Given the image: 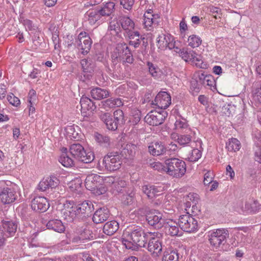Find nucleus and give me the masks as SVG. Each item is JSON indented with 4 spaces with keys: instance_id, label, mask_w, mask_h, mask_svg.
<instances>
[{
    "instance_id": "aec40b11",
    "label": "nucleus",
    "mask_w": 261,
    "mask_h": 261,
    "mask_svg": "<svg viewBox=\"0 0 261 261\" xmlns=\"http://www.w3.org/2000/svg\"><path fill=\"white\" fill-rule=\"evenodd\" d=\"M49 207L48 201L44 197H36L32 200L31 202L32 210L37 212H44L48 210Z\"/></svg>"
},
{
    "instance_id": "4468645a",
    "label": "nucleus",
    "mask_w": 261,
    "mask_h": 261,
    "mask_svg": "<svg viewBox=\"0 0 261 261\" xmlns=\"http://www.w3.org/2000/svg\"><path fill=\"white\" fill-rule=\"evenodd\" d=\"M143 25L144 28L148 31H151L157 26L160 22V15L153 14L151 9L147 10L144 14Z\"/></svg>"
},
{
    "instance_id": "9d476101",
    "label": "nucleus",
    "mask_w": 261,
    "mask_h": 261,
    "mask_svg": "<svg viewBox=\"0 0 261 261\" xmlns=\"http://www.w3.org/2000/svg\"><path fill=\"white\" fill-rule=\"evenodd\" d=\"M148 234L150 238L147 245V249L153 256H159L163 250L162 243L160 239L162 234L158 232H148Z\"/></svg>"
},
{
    "instance_id": "7c9ffc66",
    "label": "nucleus",
    "mask_w": 261,
    "mask_h": 261,
    "mask_svg": "<svg viewBox=\"0 0 261 261\" xmlns=\"http://www.w3.org/2000/svg\"><path fill=\"white\" fill-rule=\"evenodd\" d=\"M49 229L54 230L58 232H62L65 230V227L62 221L58 219L49 220L46 225Z\"/></svg>"
},
{
    "instance_id": "bf43d9fd",
    "label": "nucleus",
    "mask_w": 261,
    "mask_h": 261,
    "mask_svg": "<svg viewBox=\"0 0 261 261\" xmlns=\"http://www.w3.org/2000/svg\"><path fill=\"white\" fill-rule=\"evenodd\" d=\"M213 174L210 171H207L204 175L203 183L208 185L213 181Z\"/></svg>"
},
{
    "instance_id": "9b49d317",
    "label": "nucleus",
    "mask_w": 261,
    "mask_h": 261,
    "mask_svg": "<svg viewBox=\"0 0 261 261\" xmlns=\"http://www.w3.org/2000/svg\"><path fill=\"white\" fill-rule=\"evenodd\" d=\"M102 177L96 174L88 175L85 179V187L88 190L95 191L99 190V193L96 192L98 194H102L106 192L104 188H102Z\"/></svg>"
},
{
    "instance_id": "4be33fe9",
    "label": "nucleus",
    "mask_w": 261,
    "mask_h": 261,
    "mask_svg": "<svg viewBox=\"0 0 261 261\" xmlns=\"http://www.w3.org/2000/svg\"><path fill=\"white\" fill-rule=\"evenodd\" d=\"M59 184V179L55 176H50L44 178L38 185L39 190L45 191L47 189L56 188Z\"/></svg>"
},
{
    "instance_id": "a878e982",
    "label": "nucleus",
    "mask_w": 261,
    "mask_h": 261,
    "mask_svg": "<svg viewBox=\"0 0 261 261\" xmlns=\"http://www.w3.org/2000/svg\"><path fill=\"white\" fill-rule=\"evenodd\" d=\"M99 118L109 130H115L118 128L119 125L113 119L110 113L101 112L99 114Z\"/></svg>"
},
{
    "instance_id": "ddd939ff",
    "label": "nucleus",
    "mask_w": 261,
    "mask_h": 261,
    "mask_svg": "<svg viewBox=\"0 0 261 261\" xmlns=\"http://www.w3.org/2000/svg\"><path fill=\"white\" fill-rule=\"evenodd\" d=\"M16 192L13 188L6 186L5 182H0V200L4 204L13 202L16 198Z\"/></svg>"
},
{
    "instance_id": "6ab92c4d",
    "label": "nucleus",
    "mask_w": 261,
    "mask_h": 261,
    "mask_svg": "<svg viewBox=\"0 0 261 261\" xmlns=\"http://www.w3.org/2000/svg\"><path fill=\"white\" fill-rule=\"evenodd\" d=\"M171 103L170 95L166 92H160L157 94L152 104L161 109H166Z\"/></svg>"
},
{
    "instance_id": "58836bf2",
    "label": "nucleus",
    "mask_w": 261,
    "mask_h": 261,
    "mask_svg": "<svg viewBox=\"0 0 261 261\" xmlns=\"http://www.w3.org/2000/svg\"><path fill=\"white\" fill-rule=\"evenodd\" d=\"M115 5L113 2L107 3L103 7L99 9L102 16H110L114 11Z\"/></svg>"
},
{
    "instance_id": "c756f323",
    "label": "nucleus",
    "mask_w": 261,
    "mask_h": 261,
    "mask_svg": "<svg viewBox=\"0 0 261 261\" xmlns=\"http://www.w3.org/2000/svg\"><path fill=\"white\" fill-rule=\"evenodd\" d=\"M81 65L82 71L85 73L84 76L87 74V76L89 77V76H91L94 72L95 65L91 59L88 58L81 60Z\"/></svg>"
},
{
    "instance_id": "8fccbe9b",
    "label": "nucleus",
    "mask_w": 261,
    "mask_h": 261,
    "mask_svg": "<svg viewBox=\"0 0 261 261\" xmlns=\"http://www.w3.org/2000/svg\"><path fill=\"white\" fill-rule=\"evenodd\" d=\"M150 166L154 170H158L161 172L166 173V165H165V162L164 164H163L159 162H154L150 163Z\"/></svg>"
},
{
    "instance_id": "f257e3e1",
    "label": "nucleus",
    "mask_w": 261,
    "mask_h": 261,
    "mask_svg": "<svg viewBox=\"0 0 261 261\" xmlns=\"http://www.w3.org/2000/svg\"><path fill=\"white\" fill-rule=\"evenodd\" d=\"M94 209V205L90 201H85L76 205L72 200H66L63 204V217L67 222H71L76 217L89 216Z\"/></svg>"
},
{
    "instance_id": "49530a36",
    "label": "nucleus",
    "mask_w": 261,
    "mask_h": 261,
    "mask_svg": "<svg viewBox=\"0 0 261 261\" xmlns=\"http://www.w3.org/2000/svg\"><path fill=\"white\" fill-rule=\"evenodd\" d=\"M114 119L118 125L123 124L125 123V119L123 111L120 109L114 111Z\"/></svg>"
},
{
    "instance_id": "603ef678",
    "label": "nucleus",
    "mask_w": 261,
    "mask_h": 261,
    "mask_svg": "<svg viewBox=\"0 0 261 261\" xmlns=\"http://www.w3.org/2000/svg\"><path fill=\"white\" fill-rule=\"evenodd\" d=\"M135 0H120V4L125 9L130 11L132 9Z\"/></svg>"
},
{
    "instance_id": "a211bd4d",
    "label": "nucleus",
    "mask_w": 261,
    "mask_h": 261,
    "mask_svg": "<svg viewBox=\"0 0 261 261\" xmlns=\"http://www.w3.org/2000/svg\"><path fill=\"white\" fill-rule=\"evenodd\" d=\"M162 214L158 211L153 210L149 212L146 215V220L148 224L152 226L161 227L165 221L162 218Z\"/></svg>"
},
{
    "instance_id": "f8f14e48",
    "label": "nucleus",
    "mask_w": 261,
    "mask_h": 261,
    "mask_svg": "<svg viewBox=\"0 0 261 261\" xmlns=\"http://www.w3.org/2000/svg\"><path fill=\"white\" fill-rule=\"evenodd\" d=\"M122 163L121 157L117 152L108 154L102 160V164L105 169L109 171H114L119 169Z\"/></svg>"
},
{
    "instance_id": "0eeeda50",
    "label": "nucleus",
    "mask_w": 261,
    "mask_h": 261,
    "mask_svg": "<svg viewBox=\"0 0 261 261\" xmlns=\"http://www.w3.org/2000/svg\"><path fill=\"white\" fill-rule=\"evenodd\" d=\"M69 150L73 157L84 163H89L94 160L93 152H86L83 146L79 143L71 145Z\"/></svg>"
},
{
    "instance_id": "a19ab883",
    "label": "nucleus",
    "mask_w": 261,
    "mask_h": 261,
    "mask_svg": "<svg viewBox=\"0 0 261 261\" xmlns=\"http://www.w3.org/2000/svg\"><path fill=\"white\" fill-rule=\"evenodd\" d=\"M179 254L176 250L165 251L163 261H178Z\"/></svg>"
},
{
    "instance_id": "b1692460",
    "label": "nucleus",
    "mask_w": 261,
    "mask_h": 261,
    "mask_svg": "<svg viewBox=\"0 0 261 261\" xmlns=\"http://www.w3.org/2000/svg\"><path fill=\"white\" fill-rule=\"evenodd\" d=\"M166 234L171 236H175L179 232L178 223L172 219L166 220L164 222L163 225Z\"/></svg>"
},
{
    "instance_id": "338daca9",
    "label": "nucleus",
    "mask_w": 261,
    "mask_h": 261,
    "mask_svg": "<svg viewBox=\"0 0 261 261\" xmlns=\"http://www.w3.org/2000/svg\"><path fill=\"white\" fill-rule=\"evenodd\" d=\"M188 46H190L192 48H194L196 43V36L195 35L190 36L188 40Z\"/></svg>"
},
{
    "instance_id": "dca6fc26",
    "label": "nucleus",
    "mask_w": 261,
    "mask_h": 261,
    "mask_svg": "<svg viewBox=\"0 0 261 261\" xmlns=\"http://www.w3.org/2000/svg\"><path fill=\"white\" fill-rule=\"evenodd\" d=\"M157 46L161 50L167 48L172 49L175 47V40L173 36L169 34H162L156 38Z\"/></svg>"
},
{
    "instance_id": "69168bd1",
    "label": "nucleus",
    "mask_w": 261,
    "mask_h": 261,
    "mask_svg": "<svg viewBox=\"0 0 261 261\" xmlns=\"http://www.w3.org/2000/svg\"><path fill=\"white\" fill-rule=\"evenodd\" d=\"M255 160L256 161L261 163V148L257 146L255 149Z\"/></svg>"
},
{
    "instance_id": "5fc2aeb1",
    "label": "nucleus",
    "mask_w": 261,
    "mask_h": 261,
    "mask_svg": "<svg viewBox=\"0 0 261 261\" xmlns=\"http://www.w3.org/2000/svg\"><path fill=\"white\" fill-rule=\"evenodd\" d=\"M7 99L10 104L15 107H17L20 103V101L19 98L15 96L12 93L7 95Z\"/></svg>"
},
{
    "instance_id": "3c124183",
    "label": "nucleus",
    "mask_w": 261,
    "mask_h": 261,
    "mask_svg": "<svg viewBox=\"0 0 261 261\" xmlns=\"http://www.w3.org/2000/svg\"><path fill=\"white\" fill-rule=\"evenodd\" d=\"M109 30L117 34L120 31V22H119L116 20L111 21L109 26Z\"/></svg>"
},
{
    "instance_id": "bb28decb",
    "label": "nucleus",
    "mask_w": 261,
    "mask_h": 261,
    "mask_svg": "<svg viewBox=\"0 0 261 261\" xmlns=\"http://www.w3.org/2000/svg\"><path fill=\"white\" fill-rule=\"evenodd\" d=\"M119 20L121 27L124 31V34H127L133 31L135 29V23L129 17L121 16Z\"/></svg>"
},
{
    "instance_id": "09e8293b",
    "label": "nucleus",
    "mask_w": 261,
    "mask_h": 261,
    "mask_svg": "<svg viewBox=\"0 0 261 261\" xmlns=\"http://www.w3.org/2000/svg\"><path fill=\"white\" fill-rule=\"evenodd\" d=\"M137 149V147L136 145L134 144H128L126 145L124 149V152L126 154L127 153L129 158H132L135 155Z\"/></svg>"
},
{
    "instance_id": "72a5a7b5",
    "label": "nucleus",
    "mask_w": 261,
    "mask_h": 261,
    "mask_svg": "<svg viewBox=\"0 0 261 261\" xmlns=\"http://www.w3.org/2000/svg\"><path fill=\"white\" fill-rule=\"evenodd\" d=\"M171 138L181 145H187L192 140V136L190 135H179L175 133L171 134Z\"/></svg>"
},
{
    "instance_id": "a18cd8bd",
    "label": "nucleus",
    "mask_w": 261,
    "mask_h": 261,
    "mask_svg": "<svg viewBox=\"0 0 261 261\" xmlns=\"http://www.w3.org/2000/svg\"><path fill=\"white\" fill-rule=\"evenodd\" d=\"M59 161L63 166L66 167H70L74 165V161L66 153L62 154Z\"/></svg>"
},
{
    "instance_id": "774afa93",
    "label": "nucleus",
    "mask_w": 261,
    "mask_h": 261,
    "mask_svg": "<svg viewBox=\"0 0 261 261\" xmlns=\"http://www.w3.org/2000/svg\"><path fill=\"white\" fill-rule=\"evenodd\" d=\"M83 261H93L92 257L87 252H84L80 254Z\"/></svg>"
},
{
    "instance_id": "680f3d73",
    "label": "nucleus",
    "mask_w": 261,
    "mask_h": 261,
    "mask_svg": "<svg viewBox=\"0 0 261 261\" xmlns=\"http://www.w3.org/2000/svg\"><path fill=\"white\" fill-rule=\"evenodd\" d=\"M213 77L211 75H209L204 79V81L202 82V84L201 85H203L204 86H212L213 85Z\"/></svg>"
},
{
    "instance_id": "6e6d98bb",
    "label": "nucleus",
    "mask_w": 261,
    "mask_h": 261,
    "mask_svg": "<svg viewBox=\"0 0 261 261\" xmlns=\"http://www.w3.org/2000/svg\"><path fill=\"white\" fill-rule=\"evenodd\" d=\"M134 195L135 194L133 192H131L129 194L124 195L122 199L124 203L127 205L131 204L134 201Z\"/></svg>"
},
{
    "instance_id": "f704fd0d",
    "label": "nucleus",
    "mask_w": 261,
    "mask_h": 261,
    "mask_svg": "<svg viewBox=\"0 0 261 261\" xmlns=\"http://www.w3.org/2000/svg\"><path fill=\"white\" fill-rule=\"evenodd\" d=\"M91 95L95 99L99 100L109 96L110 92L106 89L95 88L91 90Z\"/></svg>"
},
{
    "instance_id": "393cba45",
    "label": "nucleus",
    "mask_w": 261,
    "mask_h": 261,
    "mask_svg": "<svg viewBox=\"0 0 261 261\" xmlns=\"http://www.w3.org/2000/svg\"><path fill=\"white\" fill-rule=\"evenodd\" d=\"M124 37L129 40V44L134 46L135 48H138L141 44V40L145 39L140 35L138 31H132L127 34H124Z\"/></svg>"
},
{
    "instance_id": "423d86ee",
    "label": "nucleus",
    "mask_w": 261,
    "mask_h": 261,
    "mask_svg": "<svg viewBox=\"0 0 261 261\" xmlns=\"http://www.w3.org/2000/svg\"><path fill=\"white\" fill-rule=\"evenodd\" d=\"M92 41L89 35L85 32H81L75 39L74 43L72 41L67 42V46L69 48L74 45L83 55L87 54L91 47Z\"/></svg>"
},
{
    "instance_id": "39448f33",
    "label": "nucleus",
    "mask_w": 261,
    "mask_h": 261,
    "mask_svg": "<svg viewBox=\"0 0 261 261\" xmlns=\"http://www.w3.org/2000/svg\"><path fill=\"white\" fill-rule=\"evenodd\" d=\"M166 173L173 177H182L186 171L185 162L177 158H172L165 160Z\"/></svg>"
},
{
    "instance_id": "1a4fd4ad",
    "label": "nucleus",
    "mask_w": 261,
    "mask_h": 261,
    "mask_svg": "<svg viewBox=\"0 0 261 261\" xmlns=\"http://www.w3.org/2000/svg\"><path fill=\"white\" fill-rule=\"evenodd\" d=\"M17 224L12 221H4L0 225V249L4 246L7 238L15 236Z\"/></svg>"
},
{
    "instance_id": "f3484780",
    "label": "nucleus",
    "mask_w": 261,
    "mask_h": 261,
    "mask_svg": "<svg viewBox=\"0 0 261 261\" xmlns=\"http://www.w3.org/2000/svg\"><path fill=\"white\" fill-rule=\"evenodd\" d=\"M80 104L82 115L84 116V120H87L92 112L96 109V106L89 98L84 96L81 97Z\"/></svg>"
},
{
    "instance_id": "e433bc0d",
    "label": "nucleus",
    "mask_w": 261,
    "mask_h": 261,
    "mask_svg": "<svg viewBox=\"0 0 261 261\" xmlns=\"http://www.w3.org/2000/svg\"><path fill=\"white\" fill-rule=\"evenodd\" d=\"M146 65L148 67V71L151 76L155 79H159L161 77L163 72L156 65L149 61L147 62Z\"/></svg>"
},
{
    "instance_id": "c85d7f7f",
    "label": "nucleus",
    "mask_w": 261,
    "mask_h": 261,
    "mask_svg": "<svg viewBox=\"0 0 261 261\" xmlns=\"http://www.w3.org/2000/svg\"><path fill=\"white\" fill-rule=\"evenodd\" d=\"M172 49H174V51L178 53L179 56L186 62H191L195 64V53L193 50H186L184 49L181 50L176 46V42L175 41V47Z\"/></svg>"
},
{
    "instance_id": "4d7b16f0",
    "label": "nucleus",
    "mask_w": 261,
    "mask_h": 261,
    "mask_svg": "<svg viewBox=\"0 0 261 261\" xmlns=\"http://www.w3.org/2000/svg\"><path fill=\"white\" fill-rule=\"evenodd\" d=\"M208 67V64L206 62H204L202 59L201 55L197 56V67H199L202 69H206Z\"/></svg>"
},
{
    "instance_id": "cd10ccee",
    "label": "nucleus",
    "mask_w": 261,
    "mask_h": 261,
    "mask_svg": "<svg viewBox=\"0 0 261 261\" xmlns=\"http://www.w3.org/2000/svg\"><path fill=\"white\" fill-rule=\"evenodd\" d=\"M261 208V204L256 200H253L250 202H246L245 206L243 207L241 211L238 212H245L248 214H255L258 212Z\"/></svg>"
},
{
    "instance_id": "0e129e2a",
    "label": "nucleus",
    "mask_w": 261,
    "mask_h": 261,
    "mask_svg": "<svg viewBox=\"0 0 261 261\" xmlns=\"http://www.w3.org/2000/svg\"><path fill=\"white\" fill-rule=\"evenodd\" d=\"M126 185L125 181L123 180H119L118 181L115 182V187L116 188L117 191H120L121 188H124Z\"/></svg>"
},
{
    "instance_id": "7ed1b4c3",
    "label": "nucleus",
    "mask_w": 261,
    "mask_h": 261,
    "mask_svg": "<svg viewBox=\"0 0 261 261\" xmlns=\"http://www.w3.org/2000/svg\"><path fill=\"white\" fill-rule=\"evenodd\" d=\"M148 235V232L145 233L141 227L136 226L124 232L122 243L127 249L137 250L139 247H145Z\"/></svg>"
},
{
    "instance_id": "79ce46f5",
    "label": "nucleus",
    "mask_w": 261,
    "mask_h": 261,
    "mask_svg": "<svg viewBox=\"0 0 261 261\" xmlns=\"http://www.w3.org/2000/svg\"><path fill=\"white\" fill-rule=\"evenodd\" d=\"M241 145L240 141L236 138H232L226 143V148L229 151L236 152L241 148Z\"/></svg>"
},
{
    "instance_id": "e2e57ef3",
    "label": "nucleus",
    "mask_w": 261,
    "mask_h": 261,
    "mask_svg": "<svg viewBox=\"0 0 261 261\" xmlns=\"http://www.w3.org/2000/svg\"><path fill=\"white\" fill-rule=\"evenodd\" d=\"M202 43V40L200 39V38L197 37V47L199 48V49L197 48V56H198L199 55H201L202 52L204 50V46L201 45L200 46L199 45H201Z\"/></svg>"
},
{
    "instance_id": "f03ea898",
    "label": "nucleus",
    "mask_w": 261,
    "mask_h": 261,
    "mask_svg": "<svg viewBox=\"0 0 261 261\" xmlns=\"http://www.w3.org/2000/svg\"><path fill=\"white\" fill-rule=\"evenodd\" d=\"M111 60L113 72L119 79H123L125 75L121 67L120 62L133 63V55L125 43H118L115 49L111 54Z\"/></svg>"
},
{
    "instance_id": "20e7f679",
    "label": "nucleus",
    "mask_w": 261,
    "mask_h": 261,
    "mask_svg": "<svg viewBox=\"0 0 261 261\" xmlns=\"http://www.w3.org/2000/svg\"><path fill=\"white\" fill-rule=\"evenodd\" d=\"M149 152L154 156L165 155L170 156L175 155L178 151L177 145L171 142L167 146L162 142H156L148 147Z\"/></svg>"
},
{
    "instance_id": "c03bdc74",
    "label": "nucleus",
    "mask_w": 261,
    "mask_h": 261,
    "mask_svg": "<svg viewBox=\"0 0 261 261\" xmlns=\"http://www.w3.org/2000/svg\"><path fill=\"white\" fill-rule=\"evenodd\" d=\"M174 126L176 130L180 131L184 129H188L189 125L186 119L179 117L178 118L176 119Z\"/></svg>"
},
{
    "instance_id": "de8ad7c7",
    "label": "nucleus",
    "mask_w": 261,
    "mask_h": 261,
    "mask_svg": "<svg viewBox=\"0 0 261 261\" xmlns=\"http://www.w3.org/2000/svg\"><path fill=\"white\" fill-rule=\"evenodd\" d=\"M209 12L210 14L216 19L221 21V19L222 17V13L221 10L218 8L214 6H211L208 8Z\"/></svg>"
},
{
    "instance_id": "37998d69",
    "label": "nucleus",
    "mask_w": 261,
    "mask_h": 261,
    "mask_svg": "<svg viewBox=\"0 0 261 261\" xmlns=\"http://www.w3.org/2000/svg\"><path fill=\"white\" fill-rule=\"evenodd\" d=\"M86 16H88V20L91 24H94L102 16L99 10L89 11L86 13Z\"/></svg>"
},
{
    "instance_id": "ea45409f",
    "label": "nucleus",
    "mask_w": 261,
    "mask_h": 261,
    "mask_svg": "<svg viewBox=\"0 0 261 261\" xmlns=\"http://www.w3.org/2000/svg\"><path fill=\"white\" fill-rule=\"evenodd\" d=\"M94 137L96 142L103 147H108L110 146V139L108 136L96 133Z\"/></svg>"
},
{
    "instance_id": "4c0bfd02",
    "label": "nucleus",
    "mask_w": 261,
    "mask_h": 261,
    "mask_svg": "<svg viewBox=\"0 0 261 261\" xmlns=\"http://www.w3.org/2000/svg\"><path fill=\"white\" fill-rule=\"evenodd\" d=\"M89 230H84V232L81 233L80 236H73L71 239V242L77 245H80L84 243L86 240L89 239Z\"/></svg>"
},
{
    "instance_id": "473e14b6",
    "label": "nucleus",
    "mask_w": 261,
    "mask_h": 261,
    "mask_svg": "<svg viewBox=\"0 0 261 261\" xmlns=\"http://www.w3.org/2000/svg\"><path fill=\"white\" fill-rule=\"evenodd\" d=\"M118 228L119 223L116 221H111L104 225L103 232L108 236H112L118 230Z\"/></svg>"
},
{
    "instance_id": "412c9836",
    "label": "nucleus",
    "mask_w": 261,
    "mask_h": 261,
    "mask_svg": "<svg viewBox=\"0 0 261 261\" xmlns=\"http://www.w3.org/2000/svg\"><path fill=\"white\" fill-rule=\"evenodd\" d=\"M145 121L150 125L157 126L163 123L165 116L161 113L156 111H151L145 117Z\"/></svg>"
},
{
    "instance_id": "5701e85b",
    "label": "nucleus",
    "mask_w": 261,
    "mask_h": 261,
    "mask_svg": "<svg viewBox=\"0 0 261 261\" xmlns=\"http://www.w3.org/2000/svg\"><path fill=\"white\" fill-rule=\"evenodd\" d=\"M110 215V212L107 208H99L94 213L92 218L93 221L96 224L103 223L108 220Z\"/></svg>"
},
{
    "instance_id": "13d9d810",
    "label": "nucleus",
    "mask_w": 261,
    "mask_h": 261,
    "mask_svg": "<svg viewBox=\"0 0 261 261\" xmlns=\"http://www.w3.org/2000/svg\"><path fill=\"white\" fill-rule=\"evenodd\" d=\"M198 101L205 108L207 109L209 107V98L204 95H200L198 98Z\"/></svg>"
},
{
    "instance_id": "2f4dec72",
    "label": "nucleus",
    "mask_w": 261,
    "mask_h": 261,
    "mask_svg": "<svg viewBox=\"0 0 261 261\" xmlns=\"http://www.w3.org/2000/svg\"><path fill=\"white\" fill-rule=\"evenodd\" d=\"M65 132L66 135V137L71 140H78L80 138V128L77 125L74 124L71 125H67L65 128Z\"/></svg>"
},
{
    "instance_id": "6e6552de",
    "label": "nucleus",
    "mask_w": 261,
    "mask_h": 261,
    "mask_svg": "<svg viewBox=\"0 0 261 261\" xmlns=\"http://www.w3.org/2000/svg\"><path fill=\"white\" fill-rule=\"evenodd\" d=\"M207 237L211 245L218 248L221 245L226 243L229 233L226 229L219 228L209 231Z\"/></svg>"
},
{
    "instance_id": "2eb2a0df",
    "label": "nucleus",
    "mask_w": 261,
    "mask_h": 261,
    "mask_svg": "<svg viewBox=\"0 0 261 261\" xmlns=\"http://www.w3.org/2000/svg\"><path fill=\"white\" fill-rule=\"evenodd\" d=\"M195 218L189 214L180 216L178 219L179 227L184 231L192 232L195 231L196 223Z\"/></svg>"
},
{
    "instance_id": "c9c22d12",
    "label": "nucleus",
    "mask_w": 261,
    "mask_h": 261,
    "mask_svg": "<svg viewBox=\"0 0 261 261\" xmlns=\"http://www.w3.org/2000/svg\"><path fill=\"white\" fill-rule=\"evenodd\" d=\"M123 105L120 98H109L102 101V106L106 110H109L116 107H118Z\"/></svg>"
},
{
    "instance_id": "052dcab7",
    "label": "nucleus",
    "mask_w": 261,
    "mask_h": 261,
    "mask_svg": "<svg viewBox=\"0 0 261 261\" xmlns=\"http://www.w3.org/2000/svg\"><path fill=\"white\" fill-rule=\"evenodd\" d=\"M23 24L26 29L29 31H34L36 30V27L33 23V22L29 19H25L23 21Z\"/></svg>"
},
{
    "instance_id": "864d4df0",
    "label": "nucleus",
    "mask_w": 261,
    "mask_h": 261,
    "mask_svg": "<svg viewBox=\"0 0 261 261\" xmlns=\"http://www.w3.org/2000/svg\"><path fill=\"white\" fill-rule=\"evenodd\" d=\"M141 189L142 192L147 196L148 198L150 199H152L153 198V195L152 192V185H144L142 187Z\"/></svg>"
}]
</instances>
